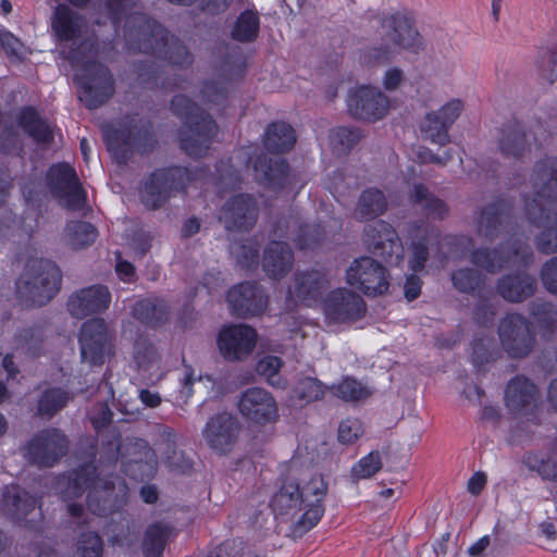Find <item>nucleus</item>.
Listing matches in <instances>:
<instances>
[{
	"instance_id": "4be33fe9",
	"label": "nucleus",
	"mask_w": 557,
	"mask_h": 557,
	"mask_svg": "<svg viewBox=\"0 0 557 557\" xmlns=\"http://www.w3.org/2000/svg\"><path fill=\"white\" fill-rule=\"evenodd\" d=\"M463 111V102L460 99H453L441 107L437 111L425 114L420 123V131L424 138L440 146L450 143L449 128Z\"/></svg>"
},
{
	"instance_id": "473e14b6",
	"label": "nucleus",
	"mask_w": 557,
	"mask_h": 557,
	"mask_svg": "<svg viewBox=\"0 0 557 557\" xmlns=\"http://www.w3.org/2000/svg\"><path fill=\"white\" fill-rule=\"evenodd\" d=\"M537 396V387L524 375L512 377L505 389L506 406L513 413L529 411L535 405Z\"/></svg>"
},
{
	"instance_id": "a211bd4d",
	"label": "nucleus",
	"mask_w": 557,
	"mask_h": 557,
	"mask_svg": "<svg viewBox=\"0 0 557 557\" xmlns=\"http://www.w3.org/2000/svg\"><path fill=\"white\" fill-rule=\"evenodd\" d=\"M367 306L363 298L347 288L331 290L323 300L326 320L333 323H348L364 317Z\"/></svg>"
},
{
	"instance_id": "4d7b16f0",
	"label": "nucleus",
	"mask_w": 557,
	"mask_h": 557,
	"mask_svg": "<svg viewBox=\"0 0 557 557\" xmlns=\"http://www.w3.org/2000/svg\"><path fill=\"white\" fill-rule=\"evenodd\" d=\"M334 148L341 153H348L363 137L362 131L355 126H338L331 132Z\"/></svg>"
},
{
	"instance_id": "a18cd8bd",
	"label": "nucleus",
	"mask_w": 557,
	"mask_h": 557,
	"mask_svg": "<svg viewBox=\"0 0 557 557\" xmlns=\"http://www.w3.org/2000/svg\"><path fill=\"white\" fill-rule=\"evenodd\" d=\"M47 338L46 329L42 324L35 323L21 329L15 337L14 345L16 350L30 356L38 357L44 352L45 341Z\"/></svg>"
},
{
	"instance_id": "c85d7f7f",
	"label": "nucleus",
	"mask_w": 557,
	"mask_h": 557,
	"mask_svg": "<svg viewBox=\"0 0 557 557\" xmlns=\"http://www.w3.org/2000/svg\"><path fill=\"white\" fill-rule=\"evenodd\" d=\"M110 302L111 294L108 287L98 284L82 288L71 295L66 306L72 317L83 319L89 314L107 310Z\"/></svg>"
},
{
	"instance_id": "e433bc0d",
	"label": "nucleus",
	"mask_w": 557,
	"mask_h": 557,
	"mask_svg": "<svg viewBox=\"0 0 557 557\" xmlns=\"http://www.w3.org/2000/svg\"><path fill=\"white\" fill-rule=\"evenodd\" d=\"M36 499L17 485L5 486L2 493L1 510L13 521L24 520L35 509Z\"/></svg>"
},
{
	"instance_id": "c756f323",
	"label": "nucleus",
	"mask_w": 557,
	"mask_h": 557,
	"mask_svg": "<svg viewBox=\"0 0 557 557\" xmlns=\"http://www.w3.org/2000/svg\"><path fill=\"white\" fill-rule=\"evenodd\" d=\"M537 287L535 276L527 272H515L503 275L496 283L497 294L506 301L520 304L531 298Z\"/></svg>"
},
{
	"instance_id": "7ed1b4c3",
	"label": "nucleus",
	"mask_w": 557,
	"mask_h": 557,
	"mask_svg": "<svg viewBox=\"0 0 557 557\" xmlns=\"http://www.w3.org/2000/svg\"><path fill=\"white\" fill-rule=\"evenodd\" d=\"M61 285L62 271L54 261L33 258L15 282L16 299L26 308H40L59 294Z\"/></svg>"
},
{
	"instance_id": "1a4fd4ad",
	"label": "nucleus",
	"mask_w": 557,
	"mask_h": 557,
	"mask_svg": "<svg viewBox=\"0 0 557 557\" xmlns=\"http://www.w3.org/2000/svg\"><path fill=\"white\" fill-rule=\"evenodd\" d=\"M497 334L502 349L513 360L525 359L536 345L533 323L522 313L510 312L503 317L497 326Z\"/></svg>"
},
{
	"instance_id": "5fc2aeb1",
	"label": "nucleus",
	"mask_w": 557,
	"mask_h": 557,
	"mask_svg": "<svg viewBox=\"0 0 557 557\" xmlns=\"http://www.w3.org/2000/svg\"><path fill=\"white\" fill-rule=\"evenodd\" d=\"M283 364L284 362L280 357L267 355L257 362L256 372L264 376L271 386L285 388L286 380L278 375Z\"/></svg>"
},
{
	"instance_id": "b1692460",
	"label": "nucleus",
	"mask_w": 557,
	"mask_h": 557,
	"mask_svg": "<svg viewBox=\"0 0 557 557\" xmlns=\"http://www.w3.org/2000/svg\"><path fill=\"white\" fill-rule=\"evenodd\" d=\"M51 28L59 42H72L77 47L88 30V22L84 15L65 3H59L51 16ZM86 41L91 42L89 39Z\"/></svg>"
},
{
	"instance_id": "58836bf2",
	"label": "nucleus",
	"mask_w": 557,
	"mask_h": 557,
	"mask_svg": "<svg viewBox=\"0 0 557 557\" xmlns=\"http://www.w3.org/2000/svg\"><path fill=\"white\" fill-rule=\"evenodd\" d=\"M500 152L507 158L521 159L530 151V144L523 126L518 122H510L500 129L498 138Z\"/></svg>"
},
{
	"instance_id": "6ab92c4d",
	"label": "nucleus",
	"mask_w": 557,
	"mask_h": 557,
	"mask_svg": "<svg viewBox=\"0 0 557 557\" xmlns=\"http://www.w3.org/2000/svg\"><path fill=\"white\" fill-rule=\"evenodd\" d=\"M237 408L248 421L259 425L275 422L278 408L273 395L261 387H249L240 393Z\"/></svg>"
},
{
	"instance_id": "49530a36",
	"label": "nucleus",
	"mask_w": 557,
	"mask_h": 557,
	"mask_svg": "<svg viewBox=\"0 0 557 557\" xmlns=\"http://www.w3.org/2000/svg\"><path fill=\"white\" fill-rule=\"evenodd\" d=\"M72 399L71 394L61 387H49L37 399L36 416L50 420L63 410Z\"/></svg>"
},
{
	"instance_id": "7c9ffc66",
	"label": "nucleus",
	"mask_w": 557,
	"mask_h": 557,
	"mask_svg": "<svg viewBox=\"0 0 557 557\" xmlns=\"http://www.w3.org/2000/svg\"><path fill=\"white\" fill-rule=\"evenodd\" d=\"M294 267V252L283 240H271L263 250L262 269L274 280L286 276Z\"/></svg>"
},
{
	"instance_id": "ea45409f",
	"label": "nucleus",
	"mask_w": 557,
	"mask_h": 557,
	"mask_svg": "<svg viewBox=\"0 0 557 557\" xmlns=\"http://www.w3.org/2000/svg\"><path fill=\"white\" fill-rule=\"evenodd\" d=\"M388 203L384 193L377 188L370 187L364 189L356 203L354 216L357 221H375L376 218L384 214Z\"/></svg>"
},
{
	"instance_id": "69168bd1",
	"label": "nucleus",
	"mask_w": 557,
	"mask_h": 557,
	"mask_svg": "<svg viewBox=\"0 0 557 557\" xmlns=\"http://www.w3.org/2000/svg\"><path fill=\"white\" fill-rule=\"evenodd\" d=\"M552 224L557 225V223H548L544 225V230L534 238L537 251L544 255H553L557 252V226H548Z\"/></svg>"
},
{
	"instance_id": "13d9d810",
	"label": "nucleus",
	"mask_w": 557,
	"mask_h": 557,
	"mask_svg": "<svg viewBox=\"0 0 557 557\" xmlns=\"http://www.w3.org/2000/svg\"><path fill=\"white\" fill-rule=\"evenodd\" d=\"M535 65L543 79L549 84L557 81V42L552 47L541 49Z\"/></svg>"
},
{
	"instance_id": "bb28decb",
	"label": "nucleus",
	"mask_w": 557,
	"mask_h": 557,
	"mask_svg": "<svg viewBox=\"0 0 557 557\" xmlns=\"http://www.w3.org/2000/svg\"><path fill=\"white\" fill-rule=\"evenodd\" d=\"M300 493L307 510L298 520V528L309 531L318 524L324 513L322 502L327 493V483L322 474L315 473L300 487Z\"/></svg>"
},
{
	"instance_id": "aec40b11",
	"label": "nucleus",
	"mask_w": 557,
	"mask_h": 557,
	"mask_svg": "<svg viewBox=\"0 0 557 557\" xmlns=\"http://www.w3.org/2000/svg\"><path fill=\"white\" fill-rule=\"evenodd\" d=\"M347 107L352 117L375 122L383 119L388 112L389 100L375 87L360 86L349 91Z\"/></svg>"
},
{
	"instance_id": "864d4df0",
	"label": "nucleus",
	"mask_w": 557,
	"mask_h": 557,
	"mask_svg": "<svg viewBox=\"0 0 557 557\" xmlns=\"http://www.w3.org/2000/svg\"><path fill=\"white\" fill-rule=\"evenodd\" d=\"M327 387L318 379L306 376L297 381L293 393L298 400L309 404L323 398Z\"/></svg>"
},
{
	"instance_id": "393cba45",
	"label": "nucleus",
	"mask_w": 557,
	"mask_h": 557,
	"mask_svg": "<svg viewBox=\"0 0 557 557\" xmlns=\"http://www.w3.org/2000/svg\"><path fill=\"white\" fill-rule=\"evenodd\" d=\"M273 237L294 239L299 249H313L325 237V230L320 224H300L289 215L280 218L272 230Z\"/></svg>"
},
{
	"instance_id": "8fccbe9b",
	"label": "nucleus",
	"mask_w": 557,
	"mask_h": 557,
	"mask_svg": "<svg viewBox=\"0 0 557 557\" xmlns=\"http://www.w3.org/2000/svg\"><path fill=\"white\" fill-rule=\"evenodd\" d=\"M529 313L540 329L550 332L557 329V308L550 301L536 298L529 304Z\"/></svg>"
},
{
	"instance_id": "79ce46f5",
	"label": "nucleus",
	"mask_w": 557,
	"mask_h": 557,
	"mask_svg": "<svg viewBox=\"0 0 557 557\" xmlns=\"http://www.w3.org/2000/svg\"><path fill=\"white\" fill-rule=\"evenodd\" d=\"M18 125L37 144L49 146L53 141V132L33 107H25L18 116Z\"/></svg>"
},
{
	"instance_id": "5701e85b",
	"label": "nucleus",
	"mask_w": 557,
	"mask_h": 557,
	"mask_svg": "<svg viewBox=\"0 0 557 557\" xmlns=\"http://www.w3.org/2000/svg\"><path fill=\"white\" fill-rule=\"evenodd\" d=\"M259 208L253 197L247 194L235 195L221 208L219 221L226 231H249L258 219Z\"/></svg>"
},
{
	"instance_id": "09e8293b",
	"label": "nucleus",
	"mask_w": 557,
	"mask_h": 557,
	"mask_svg": "<svg viewBox=\"0 0 557 557\" xmlns=\"http://www.w3.org/2000/svg\"><path fill=\"white\" fill-rule=\"evenodd\" d=\"M98 236L97 228L86 221H70L64 230L66 245L73 250L92 245Z\"/></svg>"
},
{
	"instance_id": "9d476101",
	"label": "nucleus",
	"mask_w": 557,
	"mask_h": 557,
	"mask_svg": "<svg viewBox=\"0 0 557 557\" xmlns=\"http://www.w3.org/2000/svg\"><path fill=\"white\" fill-rule=\"evenodd\" d=\"M114 333L102 318L85 321L79 333V349L83 361L101 366L111 354Z\"/></svg>"
},
{
	"instance_id": "052dcab7",
	"label": "nucleus",
	"mask_w": 557,
	"mask_h": 557,
	"mask_svg": "<svg viewBox=\"0 0 557 557\" xmlns=\"http://www.w3.org/2000/svg\"><path fill=\"white\" fill-rule=\"evenodd\" d=\"M382 469V459L377 450H372L361 458L352 468L350 475L355 482L370 479Z\"/></svg>"
},
{
	"instance_id": "37998d69",
	"label": "nucleus",
	"mask_w": 557,
	"mask_h": 557,
	"mask_svg": "<svg viewBox=\"0 0 557 557\" xmlns=\"http://www.w3.org/2000/svg\"><path fill=\"white\" fill-rule=\"evenodd\" d=\"M410 198L426 218L444 220L449 212L446 202L435 196L424 184H414Z\"/></svg>"
},
{
	"instance_id": "3c124183",
	"label": "nucleus",
	"mask_w": 557,
	"mask_h": 557,
	"mask_svg": "<svg viewBox=\"0 0 557 557\" xmlns=\"http://www.w3.org/2000/svg\"><path fill=\"white\" fill-rule=\"evenodd\" d=\"M129 446V444L122 443L121 435L116 431L109 432L101 440L100 461L112 465L121 460L122 463L123 457L127 456L123 453V449H128Z\"/></svg>"
},
{
	"instance_id": "ddd939ff",
	"label": "nucleus",
	"mask_w": 557,
	"mask_h": 557,
	"mask_svg": "<svg viewBox=\"0 0 557 557\" xmlns=\"http://www.w3.org/2000/svg\"><path fill=\"white\" fill-rule=\"evenodd\" d=\"M240 430L238 419L234 414L223 411L207 420L201 435L210 450L218 456H226L236 446Z\"/></svg>"
},
{
	"instance_id": "0e129e2a",
	"label": "nucleus",
	"mask_w": 557,
	"mask_h": 557,
	"mask_svg": "<svg viewBox=\"0 0 557 557\" xmlns=\"http://www.w3.org/2000/svg\"><path fill=\"white\" fill-rule=\"evenodd\" d=\"M237 264L244 270H252L259 262V249L251 243L240 244L233 248Z\"/></svg>"
},
{
	"instance_id": "0eeeda50",
	"label": "nucleus",
	"mask_w": 557,
	"mask_h": 557,
	"mask_svg": "<svg viewBox=\"0 0 557 557\" xmlns=\"http://www.w3.org/2000/svg\"><path fill=\"white\" fill-rule=\"evenodd\" d=\"M534 260L533 250L528 238L510 237L497 247L472 250L470 261L487 273H497L505 268H528Z\"/></svg>"
},
{
	"instance_id": "f8f14e48",
	"label": "nucleus",
	"mask_w": 557,
	"mask_h": 557,
	"mask_svg": "<svg viewBox=\"0 0 557 557\" xmlns=\"http://www.w3.org/2000/svg\"><path fill=\"white\" fill-rule=\"evenodd\" d=\"M347 283L367 296L385 294L389 288V272L372 257L363 256L354 260L346 271Z\"/></svg>"
},
{
	"instance_id": "cd10ccee",
	"label": "nucleus",
	"mask_w": 557,
	"mask_h": 557,
	"mask_svg": "<svg viewBox=\"0 0 557 557\" xmlns=\"http://www.w3.org/2000/svg\"><path fill=\"white\" fill-rule=\"evenodd\" d=\"M126 486L113 482L95 483L87 495L89 511L99 517H107L119 511L126 504Z\"/></svg>"
},
{
	"instance_id": "bf43d9fd",
	"label": "nucleus",
	"mask_w": 557,
	"mask_h": 557,
	"mask_svg": "<svg viewBox=\"0 0 557 557\" xmlns=\"http://www.w3.org/2000/svg\"><path fill=\"white\" fill-rule=\"evenodd\" d=\"M453 286L460 293L473 294L483 283V275L478 270L465 268L451 273Z\"/></svg>"
},
{
	"instance_id": "a19ab883",
	"label": "nucleus",
	"mask_w": 557,
	"mask_h": 557,
	"mask_svg": "<svg viewBox=\"0 0 557 557\" xmlns=\"http://www.w3.org/2000/svg\"><path fill=\"white\" fill-rule=\"evenodd\" d=\"M296 143L295 129L283 121H276L268 125L264 136V148L271 153H285Z\"/></svg>"
},
{
	"instance_id": "2f4dec72",
	"label": "nucleus",
	"mask_w": 557,
	"mask_h": 557,
	"mask_svg": "<svg viewBox=\"0 0 557 557\" xmlns=\"http://www.w3.org/2000/svg\"><path fill=\"white\" fill-rule=\"evenodd\" d=\"M294 293L297 299L306 306H311L322 299L330 286V281L321 270H308L295 273Z\"/></svg>"
},
{
	"instance_id": "20e7f679",
	"label": "nucleus",
	"mask_w": 557,
	"mask_h": 557,
	"mask_svg": "<svg viewBox=\"0 0 557 557\" xmlns=\"http://www.w3.org/2000/svg\"><path fill=\"white\" fill-rule=\"evenodd\" d=\"M171 110L184 123L180 132L182 149L190 157H203L218 134L216 122L185 95H175L172 98Z\"/></svg>"
},
{
	"instance_id": "f3484780",
	"label": "nucleus",
	"mask_w": 557,
	"mask_h": 557,
	"mask_svg": "<svg viewBox=\"0 0 557 557\" xmlns=\"http://www.w3.org/2000/svg\"><path fill=\"white\" fill-rule=\"evenodd\" d=\"M258 334L247 324H231L220 330L216 338L219 350L230 362H242L255 350Z\"/></svg>"
},
{
	"instance_id": "4c0bfd02",
	"label": "nucleus",
	"mask_w": 557,
	"mask_h": 557,
	"mask_svg": "<svg viewBox=\"0 0 557 557\" xmlns=\"http://www.w3.org/2000/svg\"><path fill=\"white\" fill-rule=\"evenodd\" d=\"M175 535L176 529L170 522L161 520L149 524L141 543L144 557H162L166 545Z\"/></svg>"
},
{
	"instance_id": "774afa93",
	"label": "nucleus",
	"mask_w": 557,
	"mask_h": 557,
	"mask_svg": "<svg viewBox=\"0 0 557 557\" xmlns=\"http://www.w3.org/2000/svg\"><path fill=\"white\" fill-rule=\"evenodd\" d=\"M525 465L530 470L536 471L543 480L557 482V462L552 458L528 457Z\"/></svg>"
},
{
	"instance_id": "72a5a7b5",
	"label": "nucleus",
	"mask_w": 557,
	"mask_h": 557,
	"mask_svg": "<svg viewBox=\"0 0 557 557\" xmlns=\"http://www.w3.org/2000/svg\"><path fill=\"white\" fill-rule=\"evenodd\" d=\"M97 468L92 463H84L69 474L58 476L55 491L64 499L79 497L87 488L95 485Z\"/></svg>"
},
{
	"instance_id": "6e6d98bb",
	"label": "nucleus",
	"mask_w": 557,
	"mask_h": 557,
	"mask_svg": "<svg viewBox=\"0 0 557 557\" xmlns=\"http://www.w3.org/2000/svg\"><path fill=\"white\" fill-rule=\"evenodd\" d=\"M121 466L123 472L136 481L150 480L157 472L156 462L152 460H144L141 457H123V462Z\"/></svg>"
},
{
	"instance_id": "39448f33",
	"label": "nucleus",
	"mask_w": 557,
	"mask_h": 557,
	"mask_svg": "<svg viewBox=\"0 0 557 557\" xmlns=\"http://www.w3.org/2000/svg\"><path fill=\"white\" fill-rule=\"evenodd\" d=\"M530 183L533 195L524 200L528 221L534 226L557 223V158L536 161Z\"/></svg>"
},
{
	"instance_id": "680f3d73",
	"label": "nucleus",
	"mask_w": 557,
	"mask_h": 557,
	"mask_svg": "<svg viewBox=\"0 0 557 557\" xmlns=\"http://www.w3.org/2000/svg\"><path fill=\"white\" fill-rule=\"evenodd\" d=\"M159 355L156 346L145 335H138L133 347V358L139 368H148L157 361Z\"/></svg>"
},
{
	"instance_id": "de8ad7c7",
	"label": "nucleus",
	"mask_w": 557,
	"mask_h": 557,
	"mask_svg": "<svg viewBox=\"0 0 557 557\" xmlns=\"http://www.w3.org/2000/svg\"><path fill=\"white\" fill-rule=\"evenodd\" d=\"M260 32V16L256 10L247 9L235 20L231 28V38L242 44L253 42Z\"/></svg>"
},
{
	"instance_id": "603ef678",
	"label": "nucleus",
	"mask_w": 557,
	"mask_h": 557,
	"mask_svg": "<svg viewBox=\"0 0 557 557\" xmlns=\"http://www.w3.org/2000/svg\"><path fill=\"white\" fill-rule=\"evenodd\" d=\"M334 396L345 401H360L368 398L371 392L354 377L346 376L338 384L331 387Z\"/></svg>"
},
{
	"instance_id": "a878e982",
	"label": "nucleus",
	"mask_w": 557,
	"mask_h": 557,
	"mask_svg": "<svg viewBox=\"0 0 557 557\" xmlns=\"http://www.w3.org/2000/svg\"><path fill=\"white\" fill-rule=\"evenodd\" d=\"M512 206L507 200L497 199L485 205L476 220L478 234L491 242L498 238L510 224Z\"/></svg>"
},
{
	"instance_id": "9b49d317",
	"label": "nucleus",
	"mask_w": 557,
	"mask_h": 557,
	"mask_svg": "<svg viewBox=\"0 0 557 557\" xmlns=\"http://www.w3.org/2000/svg\"><path fill=\"white\" fill-rule=\"evenodd\" d=\"M46 180L52 196L59 199L67 210L77 211L84 208L86 193L75 170L70 164H53L50 166Z\"/></svg>"
},
{
	"instance_id": "c03bdc74",
	"label": "nucleus",
	"mask_w": 557,
	"mask_h": 557,
	"mask_svg": "<svg viewBox=\"0 0 557 557\" xmlns=\"http://www.w3.org/2000/svg\"><path fill=\"white\" fill-rule=\"evenodd\" d=\"M301 505H304V502L299 483L296 479L287 476L272 497L271 507L275 512L286 515L294 509L300 510Z\"/></svg>"
},
{
	"instance_id": "f03ea898",
	"label": "nucleus",
	"mask_w": 557,
	"mask_h": 557,
	"mask_svg": "<svg viewBox=\"0 0 557 557\" xmlns=\"http://www.w3.org/2000/svg\"><path fill=\"white\" fill-rule=\"evenodd\" d=\"M94 42L84 41L79 46L62 50L63 58L72 65L79 66L75 81L81 88L79 100L89 110L104 104L114 94L113 76L104 64L88 61V52H92Z\"/></svg>"
},
{
	"instance_id": "f704fd0d",
	"label": "nucleus",
	"mask_w": 557,
	"mask_h": 557,
	"mask_svg": "<svg viewBox=\"0 0 557 557\" xmlns=\"http://www.w3.org/2000/svg\"><path fill=\"white\" fill-rule=\"evenodd\" d=\"M131 313L141 324L157 329L169 321L170 307L165 299L150 295L136 300L131 308Z\"/></svg>"
},
{
	"instance_id": "dca6fc26",
	"label": "nucleus",
	"mask_w": 557,
	"mask_h": 557,
	"mask_svg": "<svg viewBox=\"0 0 557 557\" xmlns=\"http://www.w3.org/2000/svg\"><path fill=\"white\" fill-rule=\"evenodd\" d=\"M363 242L374 257L389 263L403 259L404 249L395 228L384 220H375L363 228Z\"/></svg>"
},
{
	"instance_id": "c9c22d12",
	"label": "nucleus",
	"mask_w": 557,
	"mask_h": 557,
	"mask_svg": "<svg viewBox=\"0 0 557 557\" xmlns=\"http://www.w3.org/2000/svg\"><path fill=\"white\" fill-rule=\"evenodd\" d=\"M253 169L259 183L273 189H283L288 184L289 164L281 158L258 156Z\"/></svg>"
},
{
	"instance_id": "412c9836",
	"label": "nucleus",
	"mask_w": 557,
	"mask_h": 557,
	"mask_svg": "<svg viewBox=\"0 0 557 557\" xmlns=\"http://www.w3.org/2000/svg\"><path fill=\"white\" fill-rule=\"evenodd\" d=\"M226 300L233 315L248 319L260 315L268 306V296L257 282H243L230 288Z\"/></svg>"
},
{
	"instance_id": "4468645a",
	"label": "nucleus",
	"mask_w": 557,
	"mask_h": 557,
	"mask_svg": "<svg viewBox=\"0 0 557 557\" xmlns=\"http://www.w3.org/2000/svg\"><path fill=\"white\" fill-rule=\"evenodd\" d=\"M69 450V438L59 429H45L33 436L26 445L30 463L40 468L54 466Z\"/></svg>"
},
{
	"instance_id": "6e6552de",
	"label": "nucleus",
	"mask_w": 557,
	"mask_h": 557,
	"mask_svg": "<svg viewBox=\"0 0 557 557\" xmlns=\"http://www.w3.org/2000/svg\"><path fill=\"white\" fill-rule=\"evenodd\" d=\"M152 125L144 119H132L106 134L108 150L120 164H126L134 150L139 153L150 151L154 146Z\"/></svg>"
},
{
	"instance_id": "2eb2a0df",
	"label": "nucleus",
	"mask_w": 557,
	"mask_h": 557,
	"mask_svg": "<svg viewBox=\"0 0 557 557\" xmlns=\"http://www.w3.org/2000/svg\"><path fill=\"white\" fill-rule=\"evenodd\" d=\"M381 27L394 47L413 54L426 50V41L416 26L412 16L397 12L382 17Z\"/></svg>"
},
{
	"instance_id": "f257e3e1",
	"label": "nucleus",
	"mask_w": 557,
	"mask_h": 557,
	"mask_svg": "<svg viewBox=\"0 0 557 557\" xmlns=\"http://www.w3.org/2000/svg\"><path fill=\"white\" fill-rule=\"evenodd\" d=\"M125 37L139 52L163 59L172 66L188 69L194 63V54L180 38L145 15L132 16L126 22Z\"/></svg>"
},
{
	"instance_id": "338daca9",
	"label": "nucleus",
	"mask_w": 557,
	"mask_h": 557,
	"mask_svg": "<svg viewBox=\"0 0 557 557\" xmlns=\"http://www.w3.org/2000/svg\"><path fill=\"white\" fill-rule=\"evenodd\" d=\"M78 549L82 557H101L102 540L96 532H83L78 540Z\"/></svg>"
},
{
	"instance_id": "e2e57ef3",
	"label": "nucleus",
	"mask_w": 557,
	"mask_h": 557,
	"mask_svg": "<svg viewBox=\"0 0 557 557\" xmlns=\"http://www.w3.org/2000/svg\"><path fill=\"white\" fill-rule=\"evenodd\" d=\"M394 55L393 45L388 42L380 44L366 48L362 53V60L369 65L385 64L391 62Z\"/></svg>"
},
{
	"instance_id": "423d86ee",
	"label": "nucleus",
	"mask_w": 557,
	"mask_h": 557,
	"mask_svg": "<svg viewBox=\"0 0 557 557\" xmlns=\"http://www.w3.org/2000/svg\"><path fill=\"white\" fill-rule=\"evenodd\" d=\"M194 180L195 173L185 166L157 169L141 183L140 202L148 210H158Z\"/></svg>"
}]
</instances>
